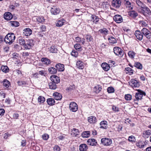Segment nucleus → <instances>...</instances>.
<instances>
[{"mask_svg": "<svg viewBox=\"0 0 151 151\" xmlns=\"http://www.w3.org/2000/svg\"><path fill=\"white\" fill-rule=\"evenodd\" d=\"M49 87L50 88L54 90L56 88L57 86L55 83L53 82H52L49 83Z\"/></svg>", "mask_w": 151, "mask_h": 151, "instance_id": "nucleus-32", "label": "nucleus"}, {"mask_svg": "<svg viewBox=\"0 0 151 151\" xmlns=\"http://www.w3.org/2000/svg\"><path fill=\"white\" fill-rule=\"evenodd\" d=\"M134 66L137 68L141 70L142 68V64L139 62H136L134 64Z\"/></svg>", "mask_w": 151, "mask_h": 151, "instance_id": "nucleus-41", "label": "nucleus"}, {"mask_svg": "<svg viewBox=\"0 0 151 151\" xmlns=\"http://www.w3.org/2000/svg\"><path fill=\"white\" fill-rule=\"evenodd\" d=\"M88 121L91 123H95L96 122L97 119L94 116H91L88 118Z\"/></svg>", "mask_w": 151, "mask_h": 151, "instance_id": "nucleus-19", "label": "nucleus"}, {"mask_svg": "<svg viewBox=\"0 0 151 151\" xmlns=\"http://www.w3.org/2000/svg\"><path fill=\"white\" fill-rule=\"evenodd\" d=\"M37 21L40 23L44 22H45V20L44 19L43 17H36V18Z\"/></svg>", "mask_w": 151, "mask_h": 151, "instance_id": "nucleus-35", "label": "nucleus"}, {"mask_svg": "<svg viewBox=\"0 0 151 151\" xmlns=\"http://www.w3.org/2000/svg\"><path fill=\"white\" fill-rule=\"evenodd\" d=\"M34 40L32 39H29L26 41L24 48L26 49H29L31 48L34 45Z\"/></svg>", "mask_w": 151, "mask_h": 151, "instance_id": "nucleus-4", "label": "nucleus"}, {"mask_svg": "<svg viewBox=\"0 0 151 151\" xmlns=\"http://www.w3.org/2000/svg\"><path fill=\"white\" fill-rule=\"evenodd\" d=\"M38 102L41 104L43 103L45 101V99L44 97L40 96L38 98Z\"/></svg>", "mask_w": 151, "mask_h": 151, "instance_id": "nucleus-43", "label": "nucleus"}, {"mask_svg": "<svg viewBox=\"0 0 151 151\" xmlns=\"http://www.w3.org/2000/svg\"><path fill=\"white\" fill-rule=\"evenodd\" d=\"M112 110L115 111H119V109L118 107L113 106L112 108Z\"/></svg>", "mask_w": 151, "mask_h": 151, "instance_id": "nucleus-58", "label": "nucleus"}, {"mask_svg": "<svg viewBox=\"0 0 151 151\" xmlns=\"http://www.w3.org/2000/svg\"><path fill=\"white\" fill-rule=\"evenodd\" d=\"M151 134V130H148L143 132V136L145 138H148L149 136Z\"/></svg>", "mask_w": 151, "mask_h": 151, "instance_id": "nucleus-21", "label": "nucleus"}, {"mask_svg": "<svg viewBox=\"0 0 151 151\" xmlns=\"http://www.w3.org/2000/svg\"><path fill=\"white\" fill-rule=\"evenodd\" d=\"M133 87L135 88L139 87L140 86L139 81L135 79L133 80Z\"/></svg>", "mask_w": 151, "mask_h": 151, "instance_id": "nucleus-27", "label": "nucleus"}, {"mask_svg": "<svg viewBox=\"0 0 151 151\" xmlns=\"http://www.w3.org/2000/svg\"><path fill=\"white\" fill-rule=\"evenodd\" d=\"M69 108L71 111L76 112L78 110V106L76 103L71 102L70 104Z\"/></svg>", "mask_w": 151, "mask_h": 151, "instance_id": "nucleus-7", "label": "nucleus"}, {"mask_svg": "<svg viewBox=\"0 0 151 151\" xmlns=\"http://www.w3.org/2000/svg\"><path fill=\"white\" fill-rule=\"evenodd\" d=\"M101 142L104 145H109L112 143L111 139H110L104 138L101 139Z\"/></svg>", "mask_w": 151, "mask_h": 151, "instance_id": "nucleus-6", "label": "nucleus"}, {"mask_svg": "<svg viewBox=\"0 0 151 151\" xmlns=\"http://www.w3.org/2000/svg\"><path fill=\"white\" fill-rule=\"evenodd\" d=\"M134 90L137 91V92H135V98L136 99L138 100L142 99L143 95L145 96L146 93L145 92L141 90L134 89L133 88Z\"/></svg>", "mask_w": 151, "mask_h": 151, "instance_id": "nucleus-2", "label": "nucleus"}, {"mask_svg": "<svg viewBox=\"0 0 151 151\" xmlns=\"http://www.w3.org/2000/svg\"><path fill=\"white\" fill-rule=\"evenodd\" d=\"M91 18L92 19V21H93L94 22H96L99 21L98 18L96 16L93 15L91 16Z\"/></svg>", "mask_w": 151, "mask_h": 151, "instance_id": "nucleus-44", "label": "nucleus"}, {"mask_svg": "<svg viewBox=\"0 0 151 151\" xmlns=\"http://www.w3.org/2000/svg\"><path fill=\"white\" fill-rule=\"evenodd\" d=\"M143 141H141L136 143V145L137 147L139 148H143L145 146V144H144Z\"/></svg>", "mask_w": 151, "mask_h": 151, "instance_id": "nucleus-33", "label": "nucleus"}, {"mask_svg": "<svg viewBox=\"0 0 151 151\" xmlns=\"http://www.w3.org/2000/svg\"><path fill=\"white\" fill-rule=\"evenodd\" d=\"M4 17L6 20H10L12 18V16L10 12H6L4 14Z\"/></svg>", "mask_w": 151, "mask_h": 151, "instance_id": "nucleus-13", "label": "nucleus"}, {"mask_svg": "<svg viewBox=\"0 0 151 151\" xmlns=\"http://www.w3.org/2000/svg\"><path fill=\"white\" fill-rule=\"evenodd\" d=\"M142 8L145 10V11H146V13L148 15H151V11L149 8L145 5L144 6V8Z\"/></svg>", "mask_w": 151, "mask_h": 151, "instance_id": "nucleus-42", "label": "nucleus"}, {"mask_svg": "<svg viewBox=\"0 0 151 151\" xmlns=\"http://www.w3.org/2000/svg\"><path fill=\"white\" fill-rule=\"evenodd\" d=\"M48 71L52 74H54L57 73V70L54 67H51L49 68Z\"/></svg>", "mask_w": 151, "mask_h": 151, "instance_id": "nucleus-39", "label": "nucleus"}, {"mask_svg": "<svg viewBox=\"0 0 151 151\" xmlns=\"http://www.w3.org/2000/svg\"><path fill=\"white\" fill-rule=\"evenodd\" d=\"M88 144L91 145H95L97 142L96 140L93 138L89 139L87 141Z\"/></svg>", "mask_w": 151, "mask_h": 151, "instance_id": "nucleus-16", "label": "nucleus"}, {"mask_svg": "<svg viewBox=\"0 0 151 151\" xmlns=\"http://www.w3.org/2000/svg\"><path fill=\"white\" fill-rule=\"evenodd\" d=\"M71 55L72 56H74L75 57H77L78 55V52L75 50H73L71 52Z\"/></svg>", "mask_w": 151, "mask_h": 151, "instance_id": "nucleus-52", "label": "nucleus"}, {"mask_svg": "<svg viewBox=\"0 0 151 151\" xmlns=\"http://www.w3.org/2000/svg\"><path fill=\"white\" fill-rule=\"evenodd\" d=\"M3 86L6 88H8L10 85V82L6 79H4L3 81Z\"/></svg>", "mask_w": 151, "mask_h": 151, "instance_id": "nucleus-30", "label": "nucleus"}, {"mask_svg": "<svg viewBox=\"0 0 151 151\" xmlns=\"http://www.w3.org/2000/svg\"><path fill=\"white\" fill-rule=\"evenodd\" d=\"M109 42L112 43L114 44L116 42V40L113 37H111L109 38Z\"/></svg>", "mask_w": 151, "mask_h": 151, "instance_id": "nucleus-48", "label": "nucleus"}, {"mask_svg": "<svg viewBox=\"0 0 151 151\" xmlns=\"http://www.w3.org/2000/svg\"><path fill=\"white\" fill-rule=\"evenodd\" d=\"M54 150L55 151H60V148L58 145H55L54 147Z\"/></svg>", "mask_w": 151, "mask_h": 151, "instance_id": "nucleus-57", "label": "nucleus"}, {"mask_svg": "<svg viewBox=\"0 0 151 151\" xmlns=\"http://www.w3.org/2000/svg\"><path fill=\"white\" fill-rule=\"evenodd\" d=\"M141 31L142 34L147 39L151 38V33L148 29L146 28H143Z\"/></svg>", "mask_w": 151, "mask_h": 151, "instance_id": "nucleus-5", "label": "nucleus"}, {"mask_svg": "<svg viewBox=\"0 0 151 151\" xmlns=\"http://www.w3.org/2000/svg\"><path fill=\"white\" fill-rule=\"evenodd\" d=\"M101 88L99 85H97L94 88V91L96 93H99L101 90Z\"/></svg>", "mask_w": 151, "mask_h": 151, "instance_id": "nucleus-38", "label": "nucleus"}, {"mask_svg": "<svg viewBox=\"0 0 151 151\" xmlns=\"http://www.w3.org/2000/svg\"><path fill=\"white\" fill-rule=\"evenodd\" d=\"M100 124L101 126V128L104 129L107 128L106 126L107 125V122L106 121H101L100 123Z\"/></svg>", "mask_w": 151, "mask_h": 151, "instance_id": "nucleus-29", "label": "nucleus"}, {"mask_svg": "<svg viewBox=\"0 0 151 151\" xmlns=\"http://www.w3.org/2000/svg\"><path fill=\"white\" fill-rule=\"evenodd\" d=\"M107 91L109 93H112L114 92V89L113 87H110L108 88Z\"/></svg>", "mask_w": 151, "mask_h": 151, "instance_id": "nucleus-51", "label": "nucleus"}, {"mask_svg": "<svg viewBox=\"0 0 151 151\" xmlns=\"http://www.w3.org/2000/svg\"><path fill=\"white\" fill-rule=\"evenodd\" d=\"M60 11L59 9L56 8L55 7L52 8L51 10V13L54 15H56L58 14Z\"/></svg>", "mask_w": 151, "mask_h": 151, "instance_id": "nucleus-22", "label": "nucleus"}, {"mask_svg": "<svg viewBox=\"0 0 151 151\" xmlns=\"http://www.w3.org/2000/svg\"><path fill=\"white\" fill-rule=\"evenodd\" d=\"M66 22L65 20L64 19H62L57 22L56 23V25L58 27H61Z\"/></svg>", "mask_w": 151, "mask_h": 151, "instance_id": "nucleus-12", "label": "nucleus"}, {"mask_svg": "<svg viewBox=\"0 0 151 151\" xmlns=\"http://www.w3.org/2000/svg\"><path fill=\"white\" fill-rule=\"evenodd\" d=\"M114 20L117 23H120L123 21L122 17L119 15H115L113 18Z\"/></svg>", "mask_w": 151, "mask_h": 151, "instance_id": "nucleus-11", "label": "nucleus"}, {"mask_svg": "<svg viewBox=\"0 0 151 151\" xmlns=\"http://www.w3.org/2000/svg\"><path fill=\"white\" fill-rule=\"evenodd\" d=\"M72 133H71L73 137H76L79 134V132L78 130L76 128H73L72 130Z\"/></svg>", "mask_w": 151, "mask_h": 151, "instance_id": "nucleus-17", "label": "nucleus"}, {"mask_svg": "<svg viewBox=\"0 0 151 151\" xmlns=\"http://www.w3.org/2000/svg\"><path fill=\"white\" fill-rule=\"evenodd\" d=\"M49 137V136L48 134H45L42 135V138L44 140H47Z\"/></svg>", "mask_w": 151, "mask_h": 151, "instance_id": "nucleus-55", "label": "nucleus"}, {"mask_svg": "<svg viewBox=\"0 0 151 151\" xmlns=\"http://www.w3.org/2000/svg\"><path fill=\"white\" fill-rule=\"evenodd\" d=\"M40 29L42 31H45L46 30V28L45 25H42L40 27Z\"/></svg>", "mask_w": 151, "mask_h": 151, "instance_id": "nucleus-63", "label": "nucleus"}, {"mask_svg": "<svg viewBox=\"0 0 151 151\" xmlns=\"http://www.w3.org/2000/svg\"><path fill=\"white\" fill-rule=\"evenodd\" d=\"M101 66L103 69L105 71H108L110 69L109 66L106 63H102L101 65Z\"/></svg>", "mask_w": 151, "mask_h": 151, "instance_id": "nucleus-23", "label": "nucleus"}, {"mask_svg": "<svg viewBox=\"0 0 151 151\" xmlns=\"http://www.w3.org/2000/svg\"><path fill=\"white\" fill-rule=\"evenodd\" d=\"M15 37V36L13 33H9L5 37L4 42L7 44L11 45L14 42Z\"/></svg>", "mask_w": 151, "mask_h": 151, "instance_id": "nucleus-1", "label": "nucleus"}, {"mask_svg": "<svg viewBox=\"0 0 151 151\" xmlns=\"http://www.w3.org/2000/svg\"><path fill=\"white\" fill-rule=\"evenodd\" d=\"M114 53L120 57H122L124 54V52L120 48L118 47H115L114 48Z\"/></svg>", "mask_w": 151, "mask_h": 151, "instance_id": "nucleus-3", "label": "nucleus"}, {"mask_svg": "<svg viewBox=\"0 0 151 151\" xmlns=\"http://www.w3.org/2000/svg\"><path fill=\"white\" fill-rule=\"evenodd\" d=\"M90 132L89 131H85L82 133V136L83 138H87L90 136Z\"/></svg>", "mask_w": 151, "mask_h": 151, "instance_id": "nucleus-26", "label": "nucleus"}, {"mask_svg": "<svg viewBox=\"0 0 151 151\" xmlns=\"http://www.w3.org/2000/svg\"><path fill=\"white\" fill-rule=\"evenodd\" d=\"M76 66L78 68L82 69L84 67L83 63L81 60H78L76 63Z\"/></svg>", "mask_w": 151, "mask_h": 151, "instance_id": "nucleus-25", "label": "nucleus"}, {"mask_svg": "<svg viewBox=\"0 0 151 151\" xmlns=\"http://www.w3.org/2000/svg\"><path fill=\"white\" fill-rule=\"evenodd\" d=\"M125 71H126V73L129 75H132V70L130 68H125Z\"/></svg>", "mask_w": 151, "mask_h": 151, "instance_id": "nucleus-45", "label": "nucleus"}, {"mask_svg": "<svg viewBox=\"0 0 151 151\" xmlns=\"http://www.w3.org/2000/svg\"><path fill=\"white\" fill-rule=\"evenodd\" d=\"M5 112V110L3 109H0V115L3 116Z\"/></svg>", "mask_w": 151, "mask_h": 151, "instance_id": "nucleus-59", "label": "nucleus"}, {"mask_svg": "<svg viewBox=\"0 0 151 151\" xmlns=\"http://www.w3.org/2000/svg\"><path fill=\"white\" fill-rule=\"evenodd\" d=\"M99 32L101 33L104 34V35H106L108 34V30L106 29L105 28L99 30Z\"/></svg>", "mask_w": 151, "mask_h": 151, "instance_id": "nucleus-40", "label": "nucleus"}, {"mask_svg": "<svg viewBox=\"0 0 151 151\" xmlns=\"http://www.w3.org/2000/svg\"><path fill=\"white\" fill-rule=\"evenodd\" d=\"M76 41L80 43H82L83 44L85 42V39L84 38L81 39L79 37H77L76 38Z\"/></svg>", "mask_w": 151, "mask_h": 151, "instance_id": "nucleus-31", "label": "nucleus"}, {"mask_svg": "<svg viewBox=\"0 0 151 151\" xmlns=\"http://www.w3.org/2000/svg\"><path fill=\"white\" fill-rule=\"evenodd\" d=\"M138 16L137 13L135 11H133V18H134Z\"/></svg>", "mask_w": 151, "mask_h": 151, "instance_id": "nucleus-61", "label": "nucleus"}, {"mask_svg": "<svg viewBox=\"0 0 151 151\" xmlns=\"http://www.w3.org/2000/svg\"><path fill=\"white\" fill-rule=\"evenodd\" d=\"M147 22L142 21H140V24L142 27H146L147 25Z\"/></svg>", "mask_w": 151, "mask_h": 151, "instance_id": "nucleus-53", "label": "nucleus"}, {"mask_svg": "<svg viewBox=\"0 0 151 151\" xmlns=\"http://www.w3.org/2000/svg\"><path fill=\"white\" fill-rule=\"evenodd\" d=\"M53 96L55 99L56 100H60L62 98L61 94L58 92L54 93Z\"/></svg>", "mask_w": 151, "mask_h": 151, "instance_id": "nucleus-20", "label": "nucleus"}, {"mask_svg": "<svg viewBox=\"0 0 151 151\" xmlns=\"http://www.w3.org/2000/svg\"><path fill=\"white\" fill-rule=\"evenodd\" d=\"M41 60L43 63L45 64L48 65L50 63V60L46 58H42Z\"/></svg>", "mask_w": 151, "mask_h": 151, "instance_id": "nucleus-28", "label": "nucleus"}, {"mask_svg": "<svg viewBox=\"0 0 151 151\" xmlns=\"http://www.w3.org/2000/svg\"><path fill=\"white\" fill-rule=\"evenodd\" d=\"M1 69L3 72L5 73L8 72L9 71V69L6 65L2 66L1 67Z\"/></svg>", "mask_w": 151, "mask_h": 151, "instance_id": "nucleus-36", "label": "nucleus"}, {"mask_svg": "<svg viewBox=\"0 0 151 151\" xmlns=\"http://www.w3.org/2000/svg\"><path fill=\"white\" fill-rule=\"evenodd\" d=\"M51 80L52 82L55 83H58L60 82V78L56 75H52L51 76Z\"/></svg>", "mask_w": 151, "mask_h": 151, "instance_id": "nucleus-9", "label": "nucleus"}, {"mask_svg": "<svg viewBox=\"0 0 151 151\" xmlns=\"http://www.w3.org/2000/svg\"><path fill=\"white\" fill-rule=\"evenodd\" d=\"M55 67L58 70L60 71H63L65 69L64 65L60 63L57 64Z\"/></svg>", "mask_w": 151, "mask_h": 151, "instance_id": "nucleus-15", "label": "nucleus"}, {"mask_svg": "<svg viewBox=\"0 0 151 151\" xmlns=\"http://www.w3.org/2000/svg\"><path fill=\"white\" fill-rule=\"evenodd\" d=\"M134 35L138 40H142L143 39V35L142 33L139 31H136L134 33Z\"/></svg>", "mask_w": 151, "mask_h": 151, "instance_id": "nucleus-10", "label": "nucleus"}, {"mask_svg": "<svg viewBox=\"0 0 151 151\" xmlns=\"http://www.w3.org/2000/svg\"><path fill=\"white\" fill-rule=\"evenodd\" d=\"M121 2L120 0H113L112 1V5L115 8H119L121 5Z\"/></svg>", "mask_w": 151, "mask_h": 151, "instance_id": "nucleus-8", "label": "nucleus"}, {"mask_svg": "<svg viewBox=\"0 0 151 151\" xmlns=\"http://www.w3.org/2000/svg\"><path fill=\"white\" fill-rule=\"evenodd\" d=\"M136 2L137 4L139 7L142 8H144V6L145 5V4H143L142 2L139 0H137L136 1Z\"/></svg>", "mask_w": 151, "mask_h": 151, "instance_id": "nucleus-46", "label": "nucleus"}, {"mask_svg": "<svg viewBox=\"0 0 151 151\" xmlns=\"http://www.w3.org/2000/svg\"><path fill=\"white\" fill-rule=\"evenodd\" d=\"M125 98L127 100H130L132 99V96L129 94L126 95L125 96Z\"/></svg>", "mask_w": 151, "mask_h": 151, "instance_id": "nucleus-54", "label": "nucleus"}, {"mask_svg": "<svg viewBox=\"0 0 151 151\" xmlns=\"http://www.w3.org/2000/svg\"><path fill=\"white\" fill-rule=\"evenodd\" d=\"M23 31V34L26 36L30 35L32 32V30L29 28H26L24 29Z\"/></svg>", "mask_w": 151, "mask_h": 151, "instance_id": "nucleus-14", "label": "nucleus"}, {"mask_svg": "<svg viewBox=\"0 0 151 151\" xmlns=\"http://www.w3.org/2000/svg\"><path fill=\"white\" fill-rule=\"evenodd\" d=\"M49 51L52 53L57 52L58 50L54 46H52L49 48Z\"/></svg>", "mask_w": 151, "mask_h": 151, "instance_id": "nucleus-37", "label": "nucleus"}, {"mask_svg": "<svg viewBox=\"0 0 151 151\" xmlns=\"http://www.w3.org/2000/svg\"><path fill=\"white\" fill-rule=\"evenodd\" d=\"M126 4L128 6V7L129 8L131 9H132V7L130 8L131 6V3L130 2H129L128 1H127L126 2Z\"/></svg>", "mask_w": 151, "mask_h": 151, "instance_id": "nucleus-62", "label": "nucleus"}, {"mask_svg": "<svg viewBox=\"0 0 151 151\" xmlns=\"http://www.w3.org/2000/svg\"><path fill=\"white\" fill-rule=\"evenodd\" d=\"M74 47L75 49L81 51V47L80 44H76L74 45Z\"/></svg>", "mask_w": 151, "mask_h": 151, "instance_id": "nucleus-49", "label": "nucleus"}, {"mask_svg": "<svg viewBox=\"0 0 151 151\" xmlns=\"http://www.w3.org/2000/svg\"><path fill=\"white\" fill-rule=\"evenodd\" d=\"M19 117V114H14L13 115V118L15 119H18Z\"/></svg>", "mask_w": 151, "mask_h": 151, "instance_id": "nucleus-64", "label": "nucleus"}, {"mask_svg": "<svg viewBox=\"0 0 151 151\" xmlns=\"http://www.w3.org/2000/svg\"><path fill=\"white\" fill-rule=\"evenodd\" d=\"M86 38L87 41L88 42H91L93 40L92 36L90 35H86Z\"/></svg>", "mask_w": 151, "mask_h": 151, "instance_id": "nucleus-50", "label": "nucleus"}, {"mask_svg": "<svg viewBox=\"0 0 151 151\" xmlns=\"http://www.w3.org/2000/svg\"><path fill=\"white\" fill-rule=\"evenodd\" d=\"M88 149V147L86 144H81L79 146V150L80 151H86Z\"/></svg>", "mask_w": 151, "mask_h": 151, "instance_id": "nucleus-18", "label": "nucleus"}, {"mask_svg": "<svg viewBox=\"0 0 151 151\" xmlns=\"http://www.w3.org/2000/svg\"><path fill=\"white\" fill-rule=\"evenodd\" d=\"M9 23L11 26L13 27H17L19 25V23L17 21H11Z\"/></svg>", "mask_w": 151, "mask_h": 151, "instance_id": "nucleus-34", "label": "nucleus"}, {"mask_svg": "<svg viewBox=\"0 0 151 151\" xmlns=\"http://www.w3.org/2000/svg\"><path fill=\"white\" fill-rule=\"evenodd\" d=\"M47 102L48 105L52 106L55 104V101L52 98H49L47 99Z\"/></svg>", "mask_w": 151, "mask_h": 151, "instance_id": "nucleus-24", "label": "nucleus"}, {"mask_svg": "<svg viewBox=\"0 0 151 151\" xmlns=\"http://www.w3.org/2000/svg\"><path fill=\"white\" fill-rule=\"evenodd\" d=\"M19 43L22 45H24V46L26 45V42L24 39L22 38H21L19 39Z\"/></svg>", "mask_w": 151, "mask_h": 151, "instance_id": "nucleus-47", "label": "nucleus"}, {"mask_svg": "<svg viewBox=\"0 0 151 151\" xmlns=\"http://www.w3.org/2000/svg\"><path fill=\"white\" fill-rule=\"evenodd\" d=\"M18 83L19 86H22L25 85L26 84V82L24 81H19L18 82Z\"/></svg>", "mask_w": 151, "mask_h": 151, "instance_id": "nucleus-56", "label": "nucleus"}, {"mask_svg": "<svg viewBox=\"0 0 151 151\" xmlns=\"http://www.w3.org/2000/svg\"><path fill=\"white\" fill-rule=\"evenodd\" d=\"M75 86L74 85H72L70 86L68 88V90L69 91H71L72 90L75 89Z\"/></svg>", "mask_w": 151, "mask_h": 151, "instance_id": "nucleus-60", "label": "nucleus"}]
</instances>
